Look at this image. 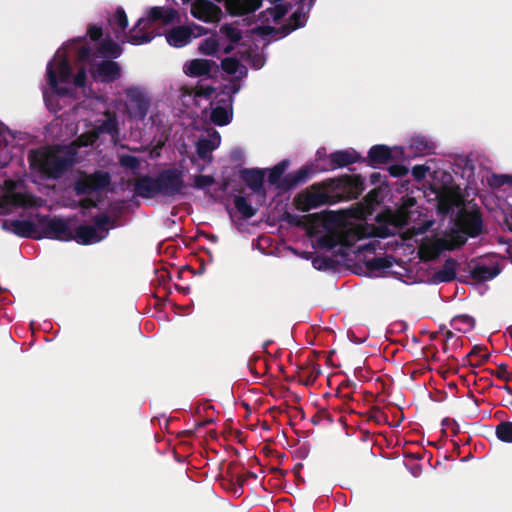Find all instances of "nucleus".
I'll return each mask as SVG.
<instances>
[{"label": "nucleus", "mask_w": 512, "mask_h": 512, "mask_svg": "<svg viewBox=\"0 0 512 512\" xmlns=\"http://www.w3.org/2000/svg\"><path fill=\"white\" fill-rule=\"evenodd\" d=\"M47 83L48 85L56 90V92L61 96H67L69 95V90L64 87H58V78H57V72L53 68V64L50 61L47 65Z\"/></svg>", "instance_id": "nucleus-36"}, {"label": "nucleus", "mask_w": 512, "mask_h": 512, "mask_svg": "<svg viewBox=\"0 0 512 512\" xmlns=\"http://www.w3.org/2000/svg\"><path fill=\"white\" fill-rule=\"evenodd\" d=\"M222 69L230 75L235 74L239 68V61L233 57H227L221 61Z\"/></svg>", "instance_id": "nucleus-49"}, {"label": "nucleus", "mask_w": 512, "mask_h": 512, "mask_svg": "<svg viewBox=\"0 0 512 512\" xmlns=\"http://www.w3.org/2000/svg\"><path fill=\"white\" fill-rule=\"evenodd\" d=\"M282 220L287 222L291 226L302 227L304 226V222L302 217L296 214H292L290 212H284L282 215Z\"/></svg>", "instance_id": "nucleus-51"}, {"label": "nucleus", "mask_w": 512, "mask_h": 512, "mask_svg": "<svg viewBox=\"0 0 512 512\" xmlns=\"http://www.w3.org/2000/svg\"><path fill=\"white\" fill-rule=\"evenodd\" d=\"M262 0H227V9L231 15L243 16L255 12Z\"/></svg>", "instance_id": "nucleus-20"}, {"label": "nucleus", "mask_w": 512, "mask_h": 512, "mask_svg": "<svg viewBox=\"0 0 512 512\" xmlns=\"http://www.w3.org/2000/svg\"><path fill=\"white\" fill-rule=\"evenodd\" d=\"M194 36V30L189 26H177L172 28L166 35L169 45L181 48L189 44Z\"/></svg>", "instance_id": "nucleus-18"}, {"label": "nucleus", "mask_w": 512, "mask_h": 512, "mask_svg": "<svg viewBox=\"0 0 512 512\" xmlns=\"http://www.w3.org/2000/svg\"><path fill=\"white\" fill-rule=\"evenodd\" d=\"M2 228L21 238L42 239L39 225L30 220L10 219L2 223Z\"/></svg>", "instance_id": "nucleus-9"}, {"label": "nucleus", "mask_w": 512, "mask_h": 512, "mask_svg": "<svg viewBox=\"0 0 512 512\" xmlns=\"http://www.w3.org/2000/svg\"><path fill=\"white\" fill-rule=\"evenodd\" d=\"M42 238H49L59 241H71L73 231L68 226L66 220L58 217L50 218L48 215L36 214Z\"/></svg>", "instance_id": "nucleus-5"}, {"label": "nucleus", "mask_w": 512, "mask_h": 512, "mask_svg": "<svg viewBox=\"0 0 512 512\" xmlns=\"http://www.w3.org/2000/svg\"><path fill=\"white\" fill-rule=\"evenodd\" d=\"M445 238H437L426 246L420 248L421 259L432 261L437 259L444 251H448Z\"/></svg>", "instance_id": "nucleus-23"}, {"label": "nucleus", "mask_w": 512, "mask_h": 512, "mask_svg": "<svg viewBox=\"0 0 512 512\" xmlns=\"http://www.w3.org/2000/svg\"><path fill=\"white\" fill-rule=\"evenodd\" d=\"M504 185L512 186V175L508 174H494L490 181L492 188H501Z\"/></svg>", "instance_id": "nucleus-48"}, {"label": "nucleus", "mask_w": 512, "mask_h": 512, "mask_svg": "<svg viewBox=\"0 0 512 512\" xmlns=\"http://www.w3.org/2000/svg\"><path fill=\"white\" fill-rule=\"evenodd\" d=\"M492 375H495L497 378L501 380L508 381V365L505 363H501L497 366V370L491 372Z\"/></svg>", "instance_id": "nucleus-61"}, {"label": "nucleus", "mask_w": 512, "mask_h": 512, "mask_svg": "<svg viewBox=\"0 0 512 512\" xmlns=\"http://www.w3.org/2000/svg\"><path fill=\"white\" fill-rule=\"evenodd\" d=\"M219 104L212 109L210 119L218 126L228 125L232 120V109L227 107V100L222 99Z\"/></svg>", "instance_id": "nucleus-24"}, {"label": "nucleus", "mask_w": 512, "mask_h": 512, "mask_svg": "<svg viewBox=\"0 0 512 512\" xmlns=\"http://www.w3.org/2000/svg\"><path fill=\"white\" fill-rule=\"evenodd\" d=\"M361 161V155L355 150H338L329 155V167L327 170L346 167Z\"/></svg>", "instance_id": "nucleus-17"}, {"label": "nucleus", "mask_w": 512, "mask_h": 512, "mask_svg": "<svg viewBox=\"0 0 512 512\" xmlns=\"http://www.w3.org/2000/svg\"><path fill=\"white\" fill-rule=\"evenodd\" d=\"M410 148L416 153L429 154L434 149V144L423 136H417L411 139Z\"/></svg>", "instance_id": "nucleus-35"}, {"label": "nucleus", "mask_w": 512, "mask_h": 512, "mask_svg": "<svg viewBox=\"0 0 512 512\" xmlns=\"http://www.w3.org/2000/svg\"><path fill=\"white\" fill-rule=\"evenodd\" d=\"M416 205L414 197L402 199L401 205L392 210H386L376 216L377 223L391 224L394 228L401 229L407 226L411 219V208Z\"/></svg>", "instance_id": "nucleus-7"}, {"label": "nucleus", "mask_w": 512, "mask_h": 512, "mask_svg": "<svg viewBox=\"0 0 512 512\" xmlns=\"http://www.w3.org/2000/svg\"><path fill=\"white\" fill-rule=\"evenodd\" d=\"M215 65L213 60L193 59L185 65V73L190 77L208 76Z\"/></svg>", "instance_id": "nucleus-22"}, {"label": "nucleus", "mask_w": 512, "mask_h": 512, "mask_svg": "<svg viewBox=\"0 0 512 512\" xmlns=\"http://www.w3.org/2000/svg\"><path fill=\"white\" fill-rule=\"evenodd\" d=\"M484 346L475 345L471 351L463 359V365H469L472 367H479L489 358V353H484Z\"/></svg>", "instance_id": "nucleus-26"}, {"label": "nucleus", "mask_w": 512, "mask_h": 512, "mask_svg": "<svg viewBox=\"0 0 512 512\" xmlns=\"http://www.w3.org/2000/svg\"><path fill=\"white\" fill-rule=\"evenodd\" d=\"M111 184V175L102 170H97L91 174L80 176L73 185V190L77 196L98 193L107 189Z\"/></svg>", "instance_id": "nucleus-6"}, {"label": "nucleus", "mask_w": 512, "mask_h": 512, "mask_svg": "<svg viewBox=\"0 0 512 512\" xmlns=\"http://www.w3.org/2000/svg\"><path fill=\"white\" fill-rule=\"evenodd\" d=\"M307 21L306 14L303 12V7L297 8L289 18V26L291 30H296L305 26Z\"/></svg>", "instance_id": "nucleus-41"}, {"label": "nucleus", "mask_w": 512, "mask_h": 512, "mask_svg": "<svg viewBox=\"0 0 512 512\" xmlns=\"http://www.w3.org/2000/svg\"><path fill=\"white\" fill-rule=\"evenodd\" d=\"M126 95L131 105L133 116L143 120L150 107L149 99L145 93L137 87H131L126 90Z\"/></svg>", "instance_id": "nucleus-13"}, {"label": "nucleus", "mask_w": 512, "mask_h": 512, "mask_svg": "<svg viewBox=\"0 0 512 512\" xmlns=\"http://www.w3.org/2000/svg\"><path fill=\"white\" fill-rule=\"evenodd\" d=\"M87 72L84 66L80 67L78 72L73 78V83L76 87H84L86 85Z\"/></svg>", "instance_id": "nucleus-53"}, {"label": "nucleus", "mask_w": 512, "mask_h": 512, "mask_svg": "<svg viewBox=\"0 0 512 512\" xmlns=\"http://www.w3.org/2000/svg\"><path fill=\"white\" fill-rule=\"evenodd\" d=\"M9 164V158L7 155V147L0 149V168H4Z\"/></svg>", "instance_id": "nucleus-64"}, {"label": "nucleus", "mask_w": 512, "mask_h": 512, "mask_svg": "<svg viewBox=\"0 0 512 512\" xmlns=\"http://www.w3.org/2000/svg\"><path fill=\"white\" fill-rule=\"evenodd\" d=\"M344 188L348 190V198L356 199L364 190V180L360 175L345 176L342 180Z\"/></svg>", "instance_id": "nucleus-27"}, {"label": "nucleus", "mask_w": 512, "mask_h": 512, "mask_svg": "<svg viewBox=\"0 0 512 512\" xmlns=\"http://www.w3.org/2000/svg\"><path fill=\"white\" fill-rule=\"evenodd\" d=\"M388 171L393 177H403L408 174L409 170L406 166L401 164H394L388 168Z\"/></svg>", "instance_id": "nucleus-56"}, {"label": "nucleus", "mask_w": 512, "mask_h": 512, "mask_svg": "<svg viewBox=\"0 0 512 512\" xmlns=\"http://www.w3.org/2000/svg\"><path fill=\"white\" fill-rule=\"evenodd\" d=\"M379 191L377 189H373L365 196V201L369 204L379 203L378 201Z\"/></svg>", "instance_id": "nucleus-63"}, {"label": "nucleus", "mask_w": 512, "mask_h": 512, "mask_svg": "<svg viewBox=\"0 0 512 512\" xmlns=\"http://www.w3.org/2000/svg\"><path fill=\"white\" fill-rule=\"evenodd\" d=\"M289 167V160L284 159L277 163L269 172L268 182L282 191H289L299 184L305 183L314 173L311 166H303L295 172L284 173Z\"/></svg>", "instance_id": "nucleus-4"}, {"label": "nucleus", "mask_w": 512, "mask_h": 512, "mask_svg": "<svg viewBox=\"0 0 512 512\" xmlns=\"http://www.w3.org/2000/svg\"><path fill=\"white\" fill-rule=\"evenodd\" d=\"M178 19V12L174 8L155 6L150 8L146 18H140L135 26L125 34L128 42L132 45H142L149 43L154 38V35L149 32H144L150 28L153 22H161L164 25L174 23Z\"/></svg>", "instance_id": "nucleus-3"}, {"label": "nucleus", "mask_w": 512, "mask_h": 512, "mask_svg": "<svg viewBox=\"0 0 512 512\" xmlns=\"http://www.w3.org/2000/svg\"><path fill=\"white\" fill-rule=\"evenodd\" d=\"M317 245L321 249L331 250L338 245V240L335 235L325 234L317 239Z\"/></svg>", "instance_id": "nucleus-45"}, {"label": "nucleus", "mask_w": 512, "mask_h": 512, "mask_svg": "<svg viewBox=\"0 0 512 512\" xmlns=\"http://www.w3.org/2000/svg\"><path fill=\"white\" fill-rule=\"evenodd\" d=\"M393 256L386 255L384 257H374L366 261V267L370 271L385 270L393 266Z\"/></svg>", "instance_id": "nucleus-32"}, {"label": "nucleus", "mask_w": 512, "mask_h": 512, "mask_svg": "<svg viewBox=\"0 0 512 512\" xmlns=\"http://www.w3.org/2000/svg\"><path fill=\"white\" fill-rule=\"evenodd\" d=\"M459 263L452 257L445 260L441 269L435 271L432 275L434 283H449L456 279V271Z\"/></svg>", "instance_id": "nucleus-21"}, {"label": "nucleus", "mask_w": 512, "mask_h": 512, "mask_svg": "<svg viewBox=\"0 0 512 512\" xmlns=\"http://www.w3.org/2000/svg\"><path fill=\"white\" fill-rule=\"evenodd\" d=\"M96 131L98 133H106L112 136L118 134L119 128L116 118L114 116H109L96 127Z\"/></svg>", "instance_id": "nucleus-37"}, {"label": "nucleus", "mask_w": 512, "mask_h": 512, "mask_svg": "<svg viewBox=\"0 0 512 512\" xmlns=\"http://www.w3.org/2000/svg\"><path fill=\"white\" fill-rule=\"evenodd\" d=\"M8 204L15 207H32L36 204L35 197L29 193L13 192L6 196Z\"/></svg>", "instance_id": "nucleus-29"}, {"label": "nucleus", "mask_w": 512, "mask_h": 512, "mask_svg": "<svg viewBox=\"0 0 512 512\" xmlns=\"http://www.w3.org/2000/svg\"><path fill=\"white\" fill-rule=\"evenodd\" d=\"M220 32L226 36L232 43H237L241 40V32L232 24H224L220 27Z\"/></svg>", "instance_id": "nucleus-44"}, {"label": "nucleus", "mask_w": 512, "mask_h": 512, "mask_svg": "<svg viewBox=\"0 0 512 512\" xmlns=\"http://www.w3.org/2000/svg\"><path fill=\"white\" fill-rule=\"evenodd\" d=\"M97 52L100 56L110 58V60H112L121 56L123 49L120 44L108 37L99 44Z\"/></svg>", "instance_id": "nucleus-25"}, {"label": "nucleus", "mask_w": 512, "mask_h": 512, "mask_svg": "<svg viewBox=\"0 0 512 512\" xmlns=\"http://www.w3.org/2000/svg\"><path fill=\"white\" fill-rule=\"evenodd\" d=\"M198 50L203 55L214 56L219 51V42L215 37L206 38L200 43Z\"/></svg>", "instance_id": "nucleus-39"}, {"label": "nucleus", "mask_w": 512, "mask_h": 512, "mask_svg": "<svg viewBox=\"0 0 512 512\" xmlns=\"http://www.w3.org/2000/svg\"><path fill=\"white\" fill-rule=\"evenodd\" d=\"M443 238L449 247L448 251H453L465 245L468 236L460 228H452Z\"/></svg>", "instance_id": "nucleus-28"}, {"label": "nucleus", "mask_w": 512, "mask_h": 512, "mask_svg": "<svg viewBox=\"0 0 512 512\" xmlns=\"http://www.w3.org/2000/svg\"><path fill=\"white\" fill-rule=\"evenodd\" d=\"M186 184L183 172L177 168H166L156 176L140 175L134 179L135 196L152 199L157 196L176 199L183 196Z\"/></svg>", "instance_id": "nucleus-1"}, {"label": "nucleus", "mask_w": 512, "mask_h": 512, "mask_svg": "<svg viewBox=\"0 0 512 512\" xmlns=\"http://www.w3.org/2000/svg\"><path fill=\"white\" fill-rule=\"evenodd\" d=\"M323 419H326L328 422H332L331 415L326 410H322V411L318 412L317 414H315L312 417L311 421L313 424L317 425Z\"/></svg>", "instance_id": "nucleus-62"}, {"label": "nucleus", "mask_w": 512, "mask_h": 512, "mask_svg": "<svg viewBox=\"0 0 512 512\" xmlns=\"http://www.w3.org/2000/svg\"><path fill=\"white\" fill-rule=\"evenodd\" d=\"M100 202L101 200L99 198L93 199L90 197H86L79 200L78 206L83 210H89L91 208H97Z\"/></svg>", "instance_id": "nucleus-55"}, {"label": "nucleus", "mask_w": 512, "mask_h": 512, "mask_svg": "<svg viewBox=\"0 0 512 512\" xmlns=\"http://www.w3.org/2000/svg\"><path fill=\"white\" fill-rule=\"evenodd\" d=\"M87 35L92 41H99L103 35L102 27L95 24L89 25L87 29Z\"/></svg>", "instance_id": "nucleus-54"}, {"label": "nucleus", "mask_w": 512, "mask_h": 512, "mask_svg": "<svg viewBox=\"0 0 512 512\" xmlns=\"http://www.w3.org/2000/svg\"><path fill=\"white\" fill-rule=\"evenodd\" d=\"M469 273L471 278L479 283L486 282L488 280H492L500 273V267L498 264L494 265H486L482 261L471 260L468 265Z\"/></svg>", "instance_id": "nucleus-14"}, {"label": "nucleus", "mask_w": 512, "mask_h": 512, "mask_svg": "<svg viewBox=\"0 0 512 512\" xmlns=\"http://www.w3.org/2000/svg\"><path fill=\"white\" fill-rule=\"evenodd\" d=\"M369 419L375 421L378 424H381L383 422H386L387 415L384 412H382L380 408L374 407L370 411Z\"/></svg>", "instance_id": "nucleus-59"}, {"label": "nucleus", "mask_w": 512, "mask_h": 512, "mask_svg": "<svg viewBox=\"0 0 512 512\" xmlns=\"http://www.w3.org/2000/svg\"><path fill=\"white\" fill-rule=\"evenodd\" d=\"M321 374V367L317 363H311L307 367L302 368L299 381L306 385H312Z\"/></svg>", "instance_id": "nucleus-31"}, {"label": "nucleus", "mask_w": 512, "mask_h": 512, "mask_svg": "<svg viewBox=\"0 0 512 512\" xmlns=\"http://www.w3.org/2000/svg\"><path fill=\"white\" fill-rule=\"evenodd\" d=\"M119 163L122 167L131 169L133 171L138 170L140 167L139 159L134 155L124 154L119 158Z\"/></svg>", "instance_id": "nucleus-46"}, {"label": "nucleus", "mask_w": 512, "mask_h": 512, "mask_svg": "<svg viewBox=\"0 0 512 512\" xmlns=\"http://www.w3.org/2000/svg\"><path fill=\"white\" fill-rule=\"evenodd\" d=\"M389 226H391V224L378 223V226L375 228V235L379 238L393 236L394 231H392Z\"/></svg>", "instance_id": "nucleus-52"}, {"label": "nucleus", "mask_w": 512, "mask_h": 512, "mask_svg": "<svg viewBox=\"0 0 512 512\" xmlns=\"http://www.w3.org/2000/svg\"><path fill=\"white\" fill-rule=\"evenodd\" d=\"M497 438L505 443H512V422H500L495 429Z\"/></svg>", "instance_id": "nucleus-38"}, {"label": "nucleus", "mask_w": 512, "mask_h": 512, "mask_svg": "<svg viewBox=\"0 0 512 512\" xmlns=\"http://www.w3.org/2000/svg\"><path fill=\"white\" fill-rule=\"evenodd\" d=\"M30 166L49 179L61 178L74 164L71 156H62L58 150H31L28 155Z\"/></svg>", "instance_id": "nucleus-2"}, {"label": "nucleus", "mask_w": 512, "mask_h": 512, "mask_svg": "<svg viewBox=\"0 0 512 512\" xmlns=\"http://www.w3.org/2000/svg\"><path fill=\"white\" fill-rule=\"evenodd\" d=\"M330 203V196L320 190L298 194L295 197V204L298 210L308 212L311 209L318 208Z\"/></svg>", "instance_id": "nucleus-12"}, {"label": "nucleus", "mask_w": 512, "mask_h": 512, "mask_svg": "<svg viewBox=\"0 0 512 512\" xmlns=\"http://www.w3.org/2000/svg\"><path fill=\"white\" fill-rule=\"evenodd\" d=\"M105 235H100L96 231V227L92 225H79L73 232L72 240H75L78 244L89 245L100 242Z\"/></svg>", "instance_id": "nucleus-19"}, {"label": "nucleus", "mask_w": 512, "mask_h": 512, "mask_svg": "<svg viewBox=\"0 0 512 512\" xmlns=\"http://www.w3.org/2000/svg\"><path fill=\"white\" fill-rule=\"evenodd\" d=\"M428 167L424 165H415L412 168V175L416 181H421L426 177V174L428 172Z\"/></svg>", "instance_id": "nucleus-60"}, {"label": "nucleus", "mask_w": 512, "mask_h": 512, "mask_svg": "<svg viewBox=\"0 0 512 512\" xmlns=\"http://www.w3.org/2000/svg\"><path fill=\"white\" fill-rule=\"evenodd\" d=\"M236 210L241 214L242 218H252L257 210L254 209L244 196H235L233 200Z\"/></svg>", "instance_id": "nucleus-33"}, {"label": "nucleus", "mask_w": 512, "mask_h": 512, "mask_svg": "<svg viewBox=\"0 0 512 512\" xmlns=\"http://www.w3.org/2000/svg\"><path fill=\"white\" fill-rule=\"evenodd\" d=\"M190 12L194 18L207 23L218 22L222 15L220 7L210 0H194Z\"/></svg>", "instance_id": "nucleus-10"}, {"label": "nucleus", "mask_w": 512, "mask_h": 512, "mask_svg": "<svg viewBox=\"0 0 512 512\" xmlns=\"http://www.w3.org/2000/svg\"><path fill=\"white\" fill-rule=\"evenodd\" d=\"M392 160L391 148L387 145L377 144L369 149L367 158L362 157L361 162H365L371 167H376L377 165L388 164Z\"/></svg>", "instance_id": "nucleus-16"}, {"label": "nucleus", "mask_w": 512, "mask_h": 512, "mask_svg": "<svg viewBox=\"0 0 512 512\" xmlns=\"http://www.w3.org/2000/svg\"><path fill=\"white\" fill-rule=\"evenodd\" d=\"M288 12V7L284 4H275V7L271 11V15L274 21L281 20Z\"/></svg>", "instance_id": "nucleus-57"}, {"label": "nucleus", "mask_w": 512, "mask_h": 512, "mask_svg": "<svg viewBox=\"0 0 512 512\" xmlns=\"http://www.w3.org/2000/svg\"><path fill=\"white\" fill-rule=\"evenodd\" d=\"M57 71L61 82L67 83L72 77V70L69 61L64 57L57 64Z\"/></svg>", "instance_id": "nucleus-42"}, {"label": "nucleus", "mask_w": 512, "mask_h": 512, "mask_svg": "<svg viewBox=\"0 0 512 512\" xmlns=\"http://www.w3.org/2000/svg\"><path fill=\"white\" fill-rule=\"evenodd\" d=\"M113 21L117 24L119 30H114L115 38L121 40L122 43L128 42V38L125 34L126 28L128 27V17L123 8H117Z\"/></svg>", "instance_id": "nucleus-30"}, {"label": "nucleus", "mask_w": 512, "mask_h": 512, "mask_svg": "<svg viewBox=\"0 0 512 512\" xmlns=\"http://www.w3.org/2000/svg\"><path fill=\"white\" fill-rule=\"evenodd\" d=\"M239 177L256 194L266 195L264 189L265 173L259 168H243L239 171Z\"/></svg>", "instance_id": "nucleus-15"}, {"label": "nucleus", "mask_w": 512, "mask_h": 512, "mask_svg": "<svg viewBox=\"0 0 512 512\" xmlns=\"http://www.w3.org/2000/svg\"><path fill=\"white\" fill-rule=\"evenodd\" d=\"M92 56V49L89 46H82L78 49L77 52V60L81 63H86L90 61Z\"/></svg>", "instance_id": "nucleus-58"}, {"label": "nucleus", "mask_w": 512, "mask_h": 512, "mask_svg": "<svg viewBox=\"0 0 512 512\" xmlns=\"http://www.w3.org/2000/svg\"><path fill=\"white\" fill-rule=\"evenodd\" d=\"M451 325L459 331H469L475 327V319L468 314H460L453 317Z\"/></svg>", "instance_id": "nucleus-34"}, {"label": "nucleus", "mask_w": 512, "mask_h": 512, "mask_svg": "<svg viewBox=\"0 0 512 512\" xmlns=\"http://www.w3.org/2000/svg\"><path fill=\"white\" fill-rule=\"evenodd\" d=\"M312 264L317 270H329L335 267L336 261L329 256H316Z\"/></svg>", "instance_id": "nucleus-43"}, {"label": "nucleus", "mask_w": 512, "mask_h": 512, "mask_svg": "<svg viewBox=\"0 0 512 512\" xmlns=\"http://www.w3.org/2000/svg\"><path fill=\"white\" fill-rule=\"evenodd\" d=\"M94 224L92 226L96 227V231L108 232L107 225L111 222L110 217L107 214L97 215L93 218Z\"/></svg>", "instance_id": "nucleus-50"}, {"label": "nucleus", "mask_w": 512, "mask_h": 512, "mask_svg": "<svg viewBox=\"0 0 512 512\" xmlns=\"http://www.w3.org/2000/svg\"><path fill=\"white\" fill-rule=\"evenodd\" d=\"M456 225L468 237H478L483 232V217L479 209L462 210L459 212Z\"/></svg>", "instance_id": "nucleus-8"}, {"label": "nucleus", "mask_w": 512, "mask_h": 512, "mask_svg": "<svg viewBox=\"0 0 512 512\" xmlns=\"http://www.w3.org/2000/svg\"><path fill=\"white\" fill-rule=\"evenodd\" d=\"M215 183V179L211 175H196L194 177L193 186L197 189H206Z\"/></svg>", "instance_id": "nucleus-47"}, {"label": "nucleus", "mask_w": 512, "mask_h": 512, "mask_svg": "<svg viewBox=\"0 0 512 512\" xmlns=\"http://www.w3.org/2000/svg\"><path fill=\"white\" fill-rule=\"evenodd\" d=\"M94 79H99L103 83H112L120 78L121 66L113 60H103L90 70Z\"/></svg>", "instance_id": "nucleus-11"}, {"label": "nucleus", "mask_w": 512, "mask_h": 512, "mask_svg": "<svg viewBox=\"0 0 512 512\" xmlns=\"http://www.w3.org/2000/svg\"><path fill=\"white\" fill-rule=\"evenodd\" d=\"M217 145L211 139H200L196 143V152L201 159H206L208 155L216 149Z\"/></svg>", "instance_id": "nucleus-40"}]
</instances>
